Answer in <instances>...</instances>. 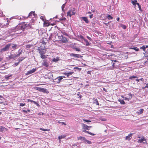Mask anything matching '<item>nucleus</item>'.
Segmentation results:
<instances>
[{
  "instance_id": "obj_45",
  "label": "nucleus",
  "mask_w": 148,
  "mask_h": 148,
  "mask_svg": "<svg viewBox=\"0 0 148 148\" xmlns=\"http://www.w3.org/2000/svg\"><path fill=\"white\" fill-rule=\"evenodd\" d=\"M40 18L43 21H45V18L43 16H41L40 17Z\"/></svg>"
},
{
  "instance_id": "obj_9",
  "label": "nucleus",
  "mask_w": 148,
  "mask_h": 148,
  "mask_svg": "<svg viewBox=\"0 0 148 148\" xmlns=\"http://www.w3.org/2000/svg\"><path fill=\"white\" fill-rule=\"evenodd\" d=\"M27 100L28 102H30L32 103H33L35 104H36V106L38 107H39L40 106L39 104L36 101H34L31 100L30 99H27Z\"/></svg>"
},
{
  "instance_id": "obj_39",
  "label": "nucleus",
  "mask_w": 148,
  "mask_h": 148,
  "mask_svg": "<svg viewBox=\"0 0 148 148\" xmlns=\"http://www.w3.org/2000/svg\"><path fill=\"white\" fill-rule=\"evenodd\" d=\"M83 121H84L86 122H88V123L91 122V121L90 120H88L85 119H83Z\"/></svg>"
},
{
  "instance_id": "obj_16",
  "label": "nucleus",
  "mask_w": 148,
  "mask_h": 148,
  "mask_svg": "<svg viewBox=\"0 0 148 148\" xmlns=\"http://www.w3.org/2000/svg\"><path fill=\"white\" fill-rule=\"evenodd\" d=\"M82 18L84 21L86 23H88L89 22L88 20V18L86 17H82Z\"/></svg>"
},
{
  "instance_id": "obj_15",
  "label": "nucleus",
  "mask_w": 148,
  "mask_h": 148,
  "mask_svg": "<svg viewBox=\"0 0 148 148\" xmlns=\"http://www.w3.org/2000/svg\"><path fill=\"white\" fill-rule=\"evenodd\" d=\"M144 110L143 109H140V110H139L138 111L136 112V113L138 115H140L142 114Z\"/></svg>"
},
{
  "instance_id": "obj_37",
  "label": "nucleus",
  "mask_w": 148,
  "mask_h": 148,
  "mask_svg": "<svg viewBox=\"0 0 148 148\" xmlns=\"http://www.w3.org/2000/svg\"><path fill=\"white\" fill-rule=\"evenodd\" d=\"M107 18L109 20L112 19L113 18V17L110 15H108Z\"/></svg>"
},
{
  "instance_id": "obj_26",
  "label": "nucleus",
  "mask_w": 148,
  "mask_h": 148,
  "mask_svg": "<svg viewBox=\"0 0 148 148\" xmlns=\"http://www.w3.org/2000/svg\"><path fill=\"white\" fill-rule=\"evenodd\" d=\"M84 142L86 144H91L92 143L90 141L88 140H86H86H85Z\"/></svg>"
},
{
  "instance_id": "obj_64",
  "label": "nucleus",
  "mask_w": 148,
  "mask_h": 148,
  "mask_svg": "<svg viewBox=\"0 0 148 148\" xmlns=\"http://www.w3.org/2000/svg\"><path fill=\"white\" fill-rule=\"evenodd\" d=\"M145 49L147 48L148 47V45H146V46H145Z\"/></svg>"
},
{
  "instance_id": "obj_59",
  "label": "nucleus",
  "mask_w": 148,
  "mask_h": 148,
  "mask_svg": "<svg viewBox=\"0 0 148 148\" xmlns=\"http://www.w3.org/2000/svg\"><path fill=\"white\" fill-rule=\"evenodd\" d=\"M82 131L84 132H85V133H86V132L87 131H86V130H84Z\"/></svg>"
},
{
  "instance_id": "obj_13",
  "label": "nucleus",
  "mask_w": 148,
  "mask_h": 148,
  "mask_svg": "<svg viewBox=\"0 0 148 148\" xmlns=\"http://www.w3.org/2000/svg\"><path fill=\"white\" fill-rule=\"evenodd\" d=\"M43 25L44 27H48L50 25V23H49L48 21H44Z\"/></svg>"
},
{
  "instance_id": "obj_33",
  "label": "nucleus",
  "mask_w": 148,
  "mask_h": 148,
  "mask_svg": "<svg viewBox=\"0 0 148 148\" xmlns=\"http://www.w3.org/2000/svg\"><path fill=\"white\" fill-rule=\"evenodd\" d=\"M40 57L42 59H45L47 58L46 56L45 55V54L40 55Z\"/></svg>"
},
{
  "instance_id": "obj_21",
  "label": "nucleus",
  "mask_w": 148,
  "mask_h": 148,
  "mask_svg": "<svg viewBox=\"0 0 148 148\" xmlns=\"http://www.w3.org/2000/svg\"><path fill=\"white\" fill-rule=\"evenodd\" d=\"M72 55L74 57H77L78 58L82 57V56L79 54H75L74 53H72Z\"/></svg>"
},
{
  "instance_id": "obj_14",
  "label": "nucleus",
  "mask_w": 148,
  "mask_h": 148,
  "mask_svg": "<svg viewBox=\"0 0 148 148\" xmlns=\"http://www.w3.org/2000/svg\"><path fill=\"white\" fill-rule=\"evenodd\" d=\"M61 40L64 43L65 42L67 41V40L66 38L61 36L60 38Z\"/></svg>"
},
{
  "instance_id": "obj_57",
  "label": "nucleus",
  "mask_w": 148,
  "mask_h": 148,
  "mask_svg": "<svg viewBox=\"0 0 148 148\" xmlns=\"http://www.w3.org/2000/svg\"><path fill=\"white\" fill-rule=\"evenodd\" d=\"M56 25V23H53V24L51 23V24H50V25Z\"/></svg>"
},
{
  "instance_id": "obj_23",
  "label": "nucleus",
  "mask_w": 148,
  "mask_h": 148,
  "mask_svg": "<svg viewBox=\"0 0 148 148\" xmlns=\"http://www.w3.org/2000/svg\"><path fill=\"white\" fill-rule=\"evenodd\" d=\"M10 45L11 46V47H12V48L14 50L16 48V47L17 46V45L15 44H10Z\"/></svg>"
},
{
  "instance_id": "obj_20",
  "label": "nucleus",
  "mask_w": 148,
  "mask_h": 148,
  "mask_svg": "<svg viewBox=\"0 0 148 148\" xmlns=\"http://www.w3.org/2000/svg\"><path fill=\"white\" fill-rule=\"evenodd\" d=\"M21 54V52H19L18 53L15 55H14V56H12V55L10 56V58H15L16 57H18L20 56V55Z\"/></svg>"
},
{
  "instance_id": "obj_36",
  "label": "nucleus",
  "mask_w": 148,
  "mask_h": 148,
  "mask_svg": "<svg viewBox=\"0 0 148 148\" xmlns=\"http://www.w3.org/2000/svg\"><path fill=\"white\" fill-rule=\"evenodd\" d=\"M86 133H87L88 134H90V135H92V136H94V135H95V134H94L93 133H92L91 132H90L89 131H87L86 132Z\"/></svg>"
},
{
  "instance_id": "obj_1",
  "label": "nucleus",
  "mask_w": 148,
  "mask_h": 148,
  "mask_svg": "<svg viewBox=\"0 0 148 148\" xmlns=\"http://www.w3.org/2000/svg\"><path fill=\"white\" fill-rule=\"evenodd\" d=\"M28 25L24 23L18 24L15 28L11 30V32H10V36H14V38H15L17 36V34L22 32L25 28V27H27V25Z\"/></svg>"
},
{
  "instance_id": "obj_51",
  "label": "nucleus",
  "mask_w": 148,
  "mask_h": 148,
  "mask_svg": "<svg viewBox=\"0 0 148 148\" xmlns=\"http://www.w3.org/2000/svg\"><path fill=\"white\" fill-rule=\"evenodd\" d=\"M102 121H106V119H101Z\"/></svg>"
},
{
  "instance_id": "obj_63",
  "label": "nucleus",
  "mask_w": 148,
  "mask_h": 148,
  "mask_svg": "<svg viewBox=\"0 0 148 148\" xmlns=\"http://www.w3.org/2000/svg\"><path fill=\"white\" fill-rule=\"evenodd\" d=\"M91 11L92 12H95V10H91Z\"/></svg>"
},
{
  "instance_id": "obj_48",
  "label": "nucleus",
  "mask_w": 148,
  "mask_h": 148,
  "mask_svg": "<svg viewBox=\"0 0 148 148\" xmlns=\"http://www.w3.org/2000/svg\"><path fill=\"white\" fill-rule=\"evenodd\" d=\"M93 14H91L89 16V17L90 18H92V17H93Z\"/></svg>"
},
{
  "instance_id": "obj_55",
  "label": "nucleus",
  "mask_w": 148,
  "mask_h": 148,
  "mask_svg": "<svg viewBox=\"0 0 148 148\" xmlns=\"http://www.w3.org/2000/svg\"><path fill=\"white\" fill-rule=\"evenodd\" d=\"M103 90L104 91H105V92H107V90L106 88H103Z\"/></svg>"
},
{
  "instance_id": "obj_24",
  "label": "nucleus",
  "mask_w": 148,
  "mask_h": 148,
  "mask_svg": "<svg viewBox=\"0 0 148 148\" xmlns=\"http://www.w3.org/2000/svg\"><path fill=\"white\" fill-rule=\"evenodd\" d=\"M66 135H62L58 136V138L59 140L62 138H65Z\"/></svg>"
},
{
  "instance_id": "obj_60",
  "label": "nucleus",
  "mask_w": 148,
  "mask_h": 148,
  "mask_svg": "<svg viewBox=\"0 0 148 148\" xmlns=\"http://www.w3.org/2000/svg\"><path fill=\"white\" fill-rule=\"evenodd\" d=\"M136 81L138 82H139L140 81V79H136Z\"/></svg>"
},
{
  "instance_id": "obj_2",
  "label": "nucleus",
  "mask_w": 148,
  "mask_h": 148,
  "mask_svg": "<svg viewBox=\"0 0 148 148\" xmlns=\"http://www.w3.org/2000/svg\"><path fill=\"white\" fill-rule=\"evenodd\" d=\"M76 13L75 9V8H72L67 12V15L71 17L72 15H74Z\"/></svg>"
},
{
  "instance_id": "obj_31",
  "label": "nucleus",
  "mask_w": 148,
  "mask_h": 148,
  "mask_svg": "<svg viewBox=\"0 0 148 148\" xmlns=\"http://www.w3.org/2000/svg\"><path fill=\"white\" fill-rule=\"evenodd\" d=\"M40 130L42 131H50V130L48 129H44L42 128H40Z\"/></svg>"
},
{
  "instance_id": "obj_54",
  "label": "nucleus",
  "mask_w": 148,
  "mask_h": 148,
  "mask_svg": "<svg viewBox=\"0 0 148 148\" xmlns=\"http://www.w3.org/2000/svg\"><path fill=\"white\" fill-rule=\"evenodd\" d=\"M23 112H25V113H27V110H22Z\"/></svg>"
},
{
  "instance_id": "obj_4",
  "label": "nucleus",
  "mask_w": 148,
  "mask_h": 148,
  "mask_svg": "<svg viewBox=\"0 0 148 148\" xmlns=\"http://www.w3.org/2000/svg\"><path fill=\"white\" fill-rule=\"evenodd\" d=\"M82 128L84 130H88L91 128L92 126H88L86 124H85L83 123L82 124Z\"/></svg>"
},
{
  "instance_id": "obj_19",
  "label": "nucleus",
  "mask_w": 148,
  "mask_h": 148,
  "mask_svg": "<svg viewBox=\"0 0 148 148\" xmlns=\"http://www.w3.org/2000/svg\"><path fill=\"white\" fill-rule=\"evenodd\" d=\"M78 140H80L84 142L85 140H86V138L84 137L80 136L77 137Z\"/></svg>"
},
{
  "instance_id": "obj_49",
  "label": "nucleus",
  "mask_w": 148,
  "mask_h": 148,
  "mask_svg": "<svg viewBox=\"0 0 148 148\" xmlns=\"http://www.w3.org/2000/svg\"><path fill=\"white\" fill-rule=\"evenodd\" d=\"M140 79V80H141L142 82H144V79L142 78H141L140 79Z\"/></svg>"
},
{
  "instance_id": "obj_40",
  "label": "nucleus",
  "mask_w": 148,
  "mask_h": 148,
  "mask_svg": "<svg viewBox=\"0 0 148 148\" xmlns=\"http://www.w3.org/2000/svg\"><path fill=\"white\" fill-rule=\"evenodd\" d=\"M95 101L96 102L95 103H96L97 105H99V103L98 101H97V99H95Z\"/></svg>"
},
{
  "instance_id": "obj_35",
  "label": "nucleus",
  "mask_w": 148,
  "mask_h": 148,
  "mask_svg": "<svg viewBox=\"0 0 148 148\" xmlns=\"http://www.w3.org/2000/svg\"><path fill=\"white\" fill-rule=\"evenodd\" d=\"M121 26L124 29H125L127 28L126 26L123 24H121Z\"/></svg>"
},
{
  "instance_id": "obj_32",
  "label": "nucleus",
  "mask_w": 148,
  "mask_h": 148,
  "mask_svg": "<svg viewBox=\"0 0 148 148\" xmlns=\"http://www.w3.org/2000/svg\"><path fill=\"white\" fill-rule=\"evenodd\" d=\"M6 128L4 127L0 126V131L2 132L5 130Z\"/></svg>"
},
{
  "instance_id": "obj_8",
  "label": "nucleus",
  "mask_w": 148,
  "mask_h": 148,
  "mask_svg": "<svg viewBox=\"0 0 148 148\" xmlns=\"http://www.w3.org/2000/svg\"><path fill=\"white\" fill-rule=\"evenodd\" d=\"M36 90L42 92H45L46 90V89H45L44 88L38 87H36Z\"/></svg>"
},
{
  "instance_id": "obj_61",
  "label": "nucleus",
  "mask_w": 148,
  "mask_h": 148,
  "mask_svg": "<svg viewBox=\"0 0 148 148\" xmlns=\"http://www.w3.org/2000/svg\"><path fill=\"white\" fill-rule=\"evenodd\" d=\"M120 19V18L119 17H118L117 18V21H119Z\"/></svg>"
},
{
  "instance_id": "obj_18",
  "label": "nucleus",
  "mask_w": 148,
  "mask_h": 148,
  "mask_svg": "<svg viewBox=\"0 0 148 148\" xmlns=\"http://www.w3.org/2000/svg\"><path fill=\"white\" fill-rule=\"evenodd\" d=\"M74 73L73 72H70L69 73H64V75L69 77V75H72Z\"/></svg>"
},
{
  "instance_id": "obj_11",
  "label": "nucleus",
  "mask_w": 148,
  "mask_h": 148,
  "mask_svg": "<svg viewBox=\"0 0 148 148\" xmlns=\"http://www.w3.org/2000/svg\"><path fill=\"white\" fill-rule=\"evenodd\" d=\"M42 65L45 66L46 67H48L49 66L48 63L46 60H44L43 62L42 63Z\"/></svg>"
},
{
  "instance_id": "obj_58",
  "label": "nucleus",
  "mask_w": 148,
  "mask_h": 148,
  "mask_svg": "<svg viewBox=\"0 0 148 148\" xmlns=\"http://www.w3.org/2000/svg\"><path fill=\"white\" fill-rule=\"evenodd\" d=\"M61 123L62 124H64L65 125H66V124H65V123L64 122H61Z\"/></svg>"
},
{
  "instance_id": "obj_52",
  "label": "nucleus",
  "mask_w": 148,
  "mask_h": 148,
  "mask_svg": "<svg viewBox=\"0 0 148 148\" xmlns=\"http://www.w3.org/2000/svg\"><path fill=\"white\" fill-rule=\"evenodd\" d=\"M18 63H19V62H18V63H15V64H14V66H17L18 64Z\"/></svg>"
},
{
  "instance_id": "obj_53",
  "label": "nucleus",
  "mask_w": 148,
  "mask_h": 148,
  "mask_svg": "<svg viewBox=\"0 0 148 148\" xmlns=\"http://www.w3.org/2000/svg\"><path fill=\"white\" fill-rule=\"evenodd\" d=\"M144 88H148V83H147L146 84V85L144 87Z\"/></svg>"
},
{
  "instance_id": "obj_62",
  "label": "nucleus",
  "mask_w": 148,
  "mask_h": 148,
  "mask_svg": "<svg viewBox=\"0 0 148 148\" xmlns=\"http://www.w3.org/2000/svg\"><path fill=\"white\" fill-rule=\"evenodd\" d=\"M27 112H30V110L29 109H28L27 110Z\"/></svg>"
},
{
  "instance_id": "obj_6",
  "label": "nucleus",
  "mask_w": 148,
  "mask_h": 148,
  "mask_svg": "<svg viewBox=\"0 0 148 148\" xmlns=\"http://www.w3.org/2000/svg\"><path fill=\"white\" fill-rule=\"evenodd\" d=\"M9 48V44H8L4 47L1 49V52L7 51Z\"/></svg>"
},
{
  "instance_id": "obj_17",
  "label": "nucleus",
  "mask_w": 148,
  "mask_h": 148,
  "mask_svg": "<svg viewBox=\"0 0 148 148\" xmlns=\"http://www.w3.org/2000/svg\"><path fill=\"white\" fill-rule=\"evenodd\" d=\"M66 19L65 17H63L62 18H60V21H62L61 23L62 24H64L65 22H66Z\"/></svg>"
},
{
  "instance_id": "obj_25",
  "label": "nucleus",
  "mask_w": 148,
  "mask_h": 148,
  "mask_svg": "<svg viewBox=\"0 0 148 148\" xmlns=\"http://www.w3.org/2000/svg\"><path fill=\"white\" fill-rule=\"evenodd\" d=\"M118 101L121 104H125V101L123 99H119L118 100Z\"/></svg>"
},
{
  "instance_id": "obj_30",
  "label": "nucleus",
  "mask_w": 148,
  "mask_h": 148,
  "mask_svg": "<svg viewBox=\"0 0 148 148\" xmlns=\"http://www.w3.org/2000/svg\"><path fill=\"white\" fill-rule=\"evenodd\" d=\"M130 49H134L136 51H138L139 50V49L136 47H131L130 48Z\"/></svg>"
},
{
  "instance_id": "obj_27",
  "label": "nucleus",
  "mask_w": 148,
  "mask_h": 148,
  "mask_svg": "<svg viewBox=\"0 0 148 148\" xmlns=\"http://www.w3.org/2000/svg\"><path fill=\"white\" fill-rule=\"evenodd\" d=\"M35 13L34 12L32 11L29 14L28 16H31L33 15L34 16H35Z\"/></svg>"
},
{
  "instance_id": "obj_41",
  "label": "nucleus",
  "mask_w": 148,
  "mask_h": 148,
  "mask_svg": "<svg viewBox=\"0 0 148 148\" xmlns=\"http://www.w3.org/2000/svg\"><path fill=\"white\" fill-rule=\"evenodd\" d=\"M65 4H63L62 5V10H63V11L64 10V9L65 6Z\"/></svg>"
},
{
  "instance_id": "obj_12",
  "label": "nucleus",
  "mask_w": 148,
  "mask_h": 148,
  "mask_svg": "<svg viewBox=\"0 0 148 148\" xmlns=\"http://www.w3.org/2000/svg\"><path fill=\"white\" fill-rule=\"evenodd\" d=\"M39 51V53L40 55L45 54L46 53V50L44 49L40 50L38 49Z\"/></svg>"
},
{
  "instance_id": "obj_3",
  "label": "nucleus",
  "mask_w": 148,
  "mask_h": 148,
  "mask_svg": "<svg viewBox=\"0 0 148 148\" xmlns=\"http://www.w3.org/2000/svg\"><path fill=\"white\" fill-rule=\"evenodd\" d=\"M137 142L138 143H141L143 142L144 144H147V142L145 138L143 136L141 139H139Z\"/></svg>"
},
{
  "instance_id": "obj_43",
  "label": "nucleus",
  "mask_w": 148,
  "mask_h": 148,
  "mask_svg": "<svg viewBox=\"0 0 148 148\" xmlns=\"http://www.w3.org/2000/svg\"><path fill=\"white\" fill-rule=\"evenodd\" d=\"M25 105V103H20V106H23Z\"/></svg>"
},
{
  "instance_id": "obj_10",
  "label": "nucleus",
  "mask_w": 148,
  "mask_h": 148,
  "mask_svg": "<svg viewBox=\"0 0 148 148\" xmlns=\"http://www.w3.org/2000/svg\"><path fill=\"white\" fill-rule=\"evenodd\" d=\"M133 134L132 133H130L128 136H127L125 138V140H130L132 138V136Z\"/></svg>"
},
{
  "instance_id": "obj_47",
  "label": "nucleus",
  "mask_w": 148,
  "mask_h": 148,
  "mask_svg": "<svg viewBox=\"0 0 148 148\" xmlns=\"http://www.w3.org/2000/svg\"><path fill=\"white\" fill-rule=\"evenodd\" d=\"M75 49L76 51H80V49H78V48H75Z\"/></svg>"
},
{
  "instance_id": "obj_29",
  "label": "nucleus",
  "mask_w": 148,
  "mask_h": 148,
  "mask_svg": "<svg viewBox=\"0 0 148 148\" xmlns=\"http://www.w3.org/2000/svg\"><path fill=\"white\" fill-rule=\"evenodd\" d=\"M84 40L85 42V44L86 46H89L90 45V43L86 39H84Z\"/></svg>"
},
{
  "instance_id": "obj_5",
  "label": "nucleus",
  "mask_w": 148,
  "mask_h": 148,
  "mask_svg": "<svg viewBox=\"0 0 148 148\" xmlns=\"http://www.w3.org/2000/svg\"><path fill=\"white\" fill-rule=\"evenodd\" d=\"M132 3L133 5L136 6V5H137L139 10L141 9V7L139 3H137V1L136 0H132Z\"/></svg>"
},
{
  "instance_id": "obj_44",
  "label": "nucleus",
  "mask_w": 148,
  "mask_h": 148,
  "mask_svg": "<svg viewBox=\"0 0 148 148\" xmlns=\"http://www.w3.org/2000/svg\"><path fill=\"white\" fill-rule=\"evenodd\" d=\"M87 38L90 41H92V39H91V38L90 37H89L88 36H87Z\"/></svg>"
},
{
  "instance_id": "obj_34",
  "label": "nucleus",
  "mask_w": 148,
  "mask_h": 148,
  "mask_svg": "<svg viewBox=\"0 0 148 148\" xmlns=\"http://www.w3.org/2000/svg\"><path fill=\"white\" fill-rule=\"evenodd\" d=\"M59 60V59H58V58H54L53 59L52 61L53 62H56L58 61Z\"/></svg>"
},
{
  "instance_id": "obj_42",
  "label": "nucleus",
  "mask_w": 148,
  "mask_h": 148,
  "mask_svg": "<svg viewBox=\"0 0 148 148\" xmlns=\"http://www.w3.org/2000/svg\"><path fill=\"white\" fill-rule=\"evenodd\" d=\"M138 78V77L137 76H130L129 77V79H132V78Z\"/></svg>"
},
{
  "instance_id": "obj_22",
  "label": "nucleus",
  "mask_w": 148,
  "mask_h": 148,
  "mask_svg": "<svg viewBox=\"0 0 148 148\" xmlns=\"http://www.w3.org/2000/svg\"><path fill=\"white\" fill-rule=\"evenodd\" d=\"M63 76H59L58 77H57L56 78V79H58V83H60L61 81L63 79Z\"/></svg>"
},
{
  "instance_id": "obj_7",
  "label": "nucleus",
  "mask_w": 148,
  "mask_h": 148,
  "mask_svg": "<svg viewBox=\"0 0 148 148\" xmlns=\"http://www.w3.org/2000/svg\"><path fill=\"white\" fill-rule=\"evenodd\" d=\"M37 69L36 68L35 69H33L32 70L28 71L26 73V75H28L34 73L36 71Z\"/></svg>"
},
{
  "instance_id": "obj_28",
  "label": "nucleus",
  "mask_w": 148,
  "mask_h": 148,
  "mask_svg": "<svg viewBox=\"0 0 148 148\" xmlns=\"http://www.w3.org/2000/svg\"><path fill=\"white\" fill-rule=\"evenodd\" d=\"M140 49H142L143 51H144L146 53L147 52V51L146 50V49L145 47V45H143L142 47H140Z\"/></svg>"
},
{
  "instance_id": "obj_50",
  "label": "nucleus",
  "mask_w": 148,
  "mask_h": 148,
  "mask_svg": "<svg viewBox=\"0 0 148 148\" xmlns=\"http://www.w3.org/2000/svg\"><path fill=\"white\" fill-rule=\"evenodd\" d=\"M80 37L82 39H83L84 40V38L83 36L82 35H80Z\"/></svg>"
},
{
  "instance_id": "obj_56",
  "label": "nucleus",
  "mask_w": 148,
  "mask_h": 148,
  "mask_svg": "<svg viewBox=\"0 0 148 148\" xmlns=\"http://www.w3.org/2000/svg\"><path fill=\"white\" fill-rule=\"evenodd\" d=\"M124 99L125 100H128L129 99L128 98L125 97Z\"/></svg>"
},
{
  "instance_id": "obj_38",
  "label": "nucleus",
  "mask_w": 148,
  "mask_h": 148,
  "mask_svg": "<svg viewBox=\"0 0 148 148\" xmlns=\"http://www.w3.org/2000/svg\"><path fill=\"white\" fill-rule=\"evenodd\" d=\"M74 69H77L79 71H80L81 69H82L81 68H79L77 67H75L74 68Z\"/></svg>"
},
{
  "instance_id": "obj_46",
  "label": "nucleus",
  "mask_w": 148,
  "mask_h": 148,
  "mask_svg": "<svg viewBox=\"0 0 148 148\" xmlns=\"http://www.w3.org/2000/svg\"><path fill=\"white\" fill-rule=\"evenodd\" d=\"M24 58H21V59H20L19 60V62L21 61H22Z\"/></svg>"
}]
</instances>
